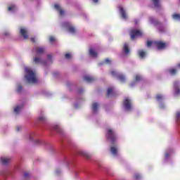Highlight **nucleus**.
Segmentation results:
<instances>
[{
    "label": "nucleus",
    "mask_w": 180,
    "mask_h": 180,
    "mask_svg": "<svg viewBox=\"0 0 180 180\" xmlns=\"http://www.w3.org/2000/svg\"><path fill=\"white\" fill-rule=\"evenodd\" d=\"M25 79L27 82L31 84H36L37 82V79H36V75L33 72V70L30 68H25Z\"/></svg>",
    "instance_id": "1"
},
{
    "label": "nucleus",
    "mask_w": 180,
    "mask_h": 180,
    "mask_svg": "<svg viewBox=\"0 0 180 180\" xmlns=\"http://www.w3.org/2000/svg\"><path fill=\"white\" fill-rule=\"evenodd\" d=\"M105 137L107 140H109V141H110L112 144H115V143H116V141L117 140L116 133L112 129H107Z\"/></svg>",
    "instance_id": "2"
},
{
    "label": "nucleus",
    "mask_w": 180,
    "mask_h": 180,
    "mask_svg": "<svg viewBox=\"0 0 180 180\" xmlns=\"http://www.w3.org/2000/svg\"><path fill=\"white\" fill-rule=\"evenodd\" d=\"M122 105L128 112H130L133 109V103L131 102V100L129 98V97H127L124 99Z\"/></svg>",
    "instance_id": "3"
},
{
    "label": "nucleus",
    "mask_w": 180,
    "mask_h": 180,
    "mask_svg": "<svg viewBox=\"0 0 180 180\" xmlns=\"http://www.w3.org/2000/svg\"><path fill=\"white\" fill-rule=\"evenodd\" d=\"M129 36L131 37V40H134L136 37H141V36H143V32L140 30L132 29L129 32Z\"/></svg>",
    "instance_id": "4"
},
{
    "label": "nucleus",
    "mask_w": 180,
    "mask_h": 180,
    "mask_svg": "<svg viewBox=\"0 0 180 180\" xmlns=\"http://www.w3.org/2000/svg\"><path fill=\"white\" fill-rule=\"evenodd\" d=\"M110 75H112V77H117L120 82H126V76H124V75L117 74V72H116V71L115 70H111Z\"/></svg>",
    "instance_id": "5"
},
{
    "label": "nucleus",
    "mask_w": 180,
    "mask_h": 180,
    "mask_svg": "<svg viewBox=\"0 0 180 180\" xmlns=\"http://www.w3.org/2000/svg\"><path fill=\"white\" fill-rule=\"evenodd\" d=\"M154 44L158 50H164L167 47V44L161 41H156L154 42Z\"/></svg>",
    "instance_id": "6"
},
{
    "label": "nucleus",
    "mask_w": 180,
    "mask_h": 180,
    "mask_svg": "<svg viewBox=\"0 0 180 180\" xmlns=\"http://www.w3.org/2000/svg\"><path fill=\"white\" fill-rule=\"evenodd\" d=\"M37 56H41L44 53H46V48L43 46H38L33 49Z\"/></svg>",
    "instance_id": "7"
},
{
    "label": "nucleus",
    "mask_w": 180,
    "mask_h": 180,
    "mask_svg": "<svg viewBox=\"0 0 180 180\" xmlns=\"http://www.w3.org/2000/svg\"><path fill=\"white\" fill-rule=\"evenodd\" d=\"M174 89L175 95H180V88L179 82H174Z\"/></svg>",
    "instance_id": "8"
},
{
    "label": "nucleus",
    "mask_w": 180,
    "mask_h": 180,
    "mask_svg": "<svg viewBox=\"0 0 180 180\" xmlns=\"http://www.w3.org/2000/svg\"><path fill=\"white\" fill-rule=\"evenodd\" d=\"M20 34L22 37L26 40L29 39V37L27 36V30L25 28H20Z\"/></svg>",
    "instance_id": "9"
},
{
    "label": "nucleus",
    "mask_w": 180,
    "mask_h": 180,
    "mask_svg": "<svg viewBox=\"0 0 180 180\" xmlns=\"http://www.w3.org/2000/svg\"><path fill=\"white\" fill-rule=\"evenodd\" d=\"M153 4L155 8L158 9H161V0H150Z\"/></svg>",
    "instance_id": "10"
},
{
    "label": "nucleus",
    "mask_w": 180,
    "mask_h": 180,
    "mask_svg": "<svg viewBox=\"0 0 180 180\" xmlns=\"http://www.w3.org/2000/svg\"><path fill=\"white\" fill-rule=\"evenodd\" d=\"M120 12L121 13V16L122 19H127V14L126 13V11H124V8L123 7L120 6L119 7Z\"/></svg>",
    "instance_id": "11"
},
{
    "label": "nucleus",
    "mask_w": 180,
    "mask_h": 180,
    "mask_svg": "<svg viewBox=\"0 0 180 180\" xmlns=\"http://www.w3.org/2000/svg\"><path fill=\"white\" fill-rule=\"evenodd\" d=\"M34 63L35 64H46V62L39 57L34 58Z\"/></svg>",
    "instance_id": "12"
},
{
    "label": "nucleus",
    "mask_w": 180,
    "mask_h": 180,
    "mask_svg": "<svg viewBox=\"0 0 180 180\" xmlns=\"http://www.w3.org/2000/svg\"><path fill=\"white\" fill-rule=\"evenodd\" d=\"M0 160L3 165H7V164H9V162H11V159L8 158H1Z\"/></svg>",
    "instance_id": "13"
},
{
    "label": "nucleus",
    "mask_w": 180,
    "mask_h": 180,
    "mask_svg": "<svg viewBox=\"0 0 180 180\" xmlns=\"http://www.w3.org/2000/svg\"><path fill=\"white\" fill-rule=\"evenodd\" d=\"M54 8H55V9H56V11H58L59 12V14L60 16H63V15H64V10H63V9H61V8H60V5L55 4Z\"/></svg>",
    "instance_id": "14"
},
{
    "label": "nucleus",
    "mask_w": 180,
    "mask_h": 180,
    "mask_svg": "<svg viewBox=\"0 0 180 180\" xmlns=\"http://www.w3.org/2000/svg\"><path fill=\"white\" fill-rule=\"evenodd\" d=\"M84 81L86 82H94L95 81V78L91 76L86 75L84 77Z\"/></svg>",
    "instance_id": "15"
},
{
    "label": "nucleus",
    "mask_w": 180,
    "mask_h": 180,
    "mask_svg": "<svg viewBox=\"0 0 180 180\" xmlns=\"http://www.w3.org/2000/svg\"><path fill=\"white\" fill-rule=\"evenodd\" d=\"M99 105L97 103H94L91 106L93 113H96L98 112V108Z\"/></svg>",
    "instance_id": "16"
},
{
    "label": "nucleus",
    "mask_w": 180,
    "mask_h": 180,
    "mask_svg": "<svg viewBox=\"0 0 180 180\" xmlns=\"http://www.w3.org/2000/svg\"><path fill=\"white\" fill-rule=\"evenodd\" d=\"M168 72L170 74V75H176V74H178V69H176V68H170L168 70Z\"/></svg>",
    "instance_id": "17"
},
{
    "label": "nucleus",
    "mask_w": 180,
    "mask_h": 180,
    "mask_svg": "<svg viewBox=\"0 0 180 180\" xmlns=\"http://www.w3.org/2000/svg\"><path fill=\"white\" fill-rule=\"evenodd\" d=\"M89 53L91 57H98V53H96V51H95V50L92 48L89 49Z\"/></svg>",
    "instance_id": "18"
},
{
    "label": "nucleus",
    "mask_w": 180,
    "mask_h": 180,
    "mask_svg": "<svg viewBox=\"0 0 180 180\" xmlns=\"http://www.w3.org/2000/svg\"><path fill=\"white\" fill-rule=\"evenodd\" d=\"M123 51L125 53V54H129L130 53V49H129V45L125 43L123 46Z\"/></svg>",
    "instance_id": "19"
},
{
    "label": "nucleus",
    "mask_w": 180,
    "mask_h": 180,
    "mask_svg": "<svg viewBox=\"0 0 180 180\" xmlns=\"http://www.w3.org/2000/svg\"><path fill=\"white\" fill-rule=\"evenodd\" d=\"M139 56L140 58H144L146 57V51L140 50L138 51Z\"/></svg>",
    "instance_id": "20"
},
{
    "label": "nucleus",
    "mask_w": 180,
    "mask_h": 180,
    "mask_svg": "<svg viewBox=\"0 0 180 180\" xmlns=\"http://www.w3.org/2000/svg\"><path fill=\"white\" fill-rule=\"evenodd\" d=\"M110 151L113 155H117V148L115 146H112L110 148Z\"/></svg>",
    "instance_id": "21"
},
{
    "label": "nucleus",
    "mask_w": 180,
    "mask_h": 180,
    "mask_svg": "<svg viewBox=\"0 0 180 180\" xmlns=\"http://www.w3.org/2000/svg\"><path fill=\"white\" fill-rule=\"evenodd\" d=\"M113 94V87H109L107 91V96H110Z\"/></svg>",
    "instance_id": "22"
},
{
    "label": "nucleus",
    "mask_w": 180,
    "mask_h": 180,
    "mask_svg": "<svg viewBox=\"0 0 180 180\" xmlns=\"http://www.w3.org/2000/svg\"><path fill=\"white\" fill-rule=\"evenodd\" d=\"M68 29V32H70V33L74 34L76 32L75 27H74L72 26H69Z\"/></svg>",
    "instance_id": "23"
},
{
    "label": "nucleus",
    "mask_w": 180,
    "mask_h": 180,
    "mask_svg": "<svg viewBox=\"0 0 180 180\" xmlns=\"http://www.w3.org/2000/svg\"><path fill=\"white\" fill-rule=\"evenodd\" d=\"M176 122L179 124H180V112H177L176 113Z\"/></svg>",
    "instance_id": "24"
},
{
    "label": "nucleus",
    "mask_w": 180,
    "mask_h": 180,
    "mask_svg": "<svg viewBox=\"0 0 180 180\" xmlns=\"http://www.w3.org/2000/svg\"><path fill=\"white\" fill-rule=\"evenodd\" d=\"M22 109V107L21 106H16L15 108H14V112L15 113H19L20 112V110Z\"/></svg>",
    "instance_id": "25"
},
{
    "label": "nucleus",
    "mask_w": 180,
    "mask_h": 180,
    "mask_svg": "<svg viewBox=\"0 0 180 180\" xmlns=\"http://www.w3.org/2000/svg\"><path fill=\"white\" fill-rule=\"evenodd\" d=\"M173 19H174L175 20H180V15L178 13L174 14Z\"/></svg>",
    "instance_id": "26"
},
{
    "label": "nucleus",
    "mask_w": 180,
    "mask_h": 180,
    "mask_svg": "<svg viewBox=\"0 0 180 180\" xmlns=\"http://www.w3.org/2000/svg\"><path fill=\"white\" fill-rule=\"evenodd\" d=\"M150 22H152V23H154L155 25V26L157 25H161V23L158 21H155L154 18H150Z\"/></svg>",
    "instance_id": "27"
},
{
    "label": "nucleus",
    "mask_w": 180,
    "mask_h": 180,
    "mask_svg": "<svg viewBox=\"0 0 180 180\" xmlns=\"http://www.w3.org/2000/svg\"><path fill=\"white\" fill-rule=\"evenodd\" d=\"M156 99L157 101H162V99H164V97L162 96V95L161 94H158L156 96Z\"/></svg>",
    "instance_id": "28"
},
{
    "label": "nucleus",
    "mask_w": 180,
    "mask_h": 180,
    "mask_svg": "<svg viewBox=\"0 0 180 180\" xmlns=\"http://www.w3.org/2000/svg\"><path fill=\"white\" fill-rule=\"evenodd\" d=\"M142 78L140 76V75H136L135 76V81L139 82V81H141Z\"/></svg>",
    "instance_id": "29"
},
{
    "label": "nucleus",
    "mask_w": 180,
    "mask_h": 180,
    "mask_svg": "<svg viewBox=\"0 0 180 180\" xmlns=\"http://www.w3.org/2000/svg\"><path fill=\"white\" fill-rule=\"evenodd\" d=\"M49 41L50 43H54V41H56V38L53 36L49 37Z\"/></svg>",
    "instance_id": "30"
},
{
    "label": "nucleus",
    "mask_w": 180,
    "mask_h": 180,
    "mask_svg": "<svg viewBox=\"0 0 180 180\" xmlns=\"http://www.w3.org/2000/svg\"><path fill=\"white\" fill-rule=\"evenodd\" d=\"M82 155H84V157H86V158H88L89 160V158H91V155H89L88 153L83 152L82 153Z\"/></svg>",
    "instance_id": "31"
},
{
    "label": "nucleus",
    "mask_w": 180,
    "mask_h": 180,
    "mask_svg": "<svg viewBox=\"0 0 180 180\" xmlns=\"http://www.w3.org/2000/svg\"><path fill=\"white\" fill-rule=\"evenodd\" d=\"M134 179L139 180L140 179V178H141V176H140V174H135L134 176Z\"/></svg>",
    "instance_id": "32"
},
{
    "label": "nucleus",
    "mask_w": 180,
    "mask_h": 180,
    "mask_svg": "<svg viewBox=\"0 0 180 180\" xmlns=\"http://www.w3.org/2000/svg\"><path fill=\"white\" fill-rule=\"evenodd\" d=\"M39 122H46V117L44 116H41L39 117Z\"/></svg>",
    "instance_id": "33"
},
{
    "label": "nucleus",
    "mask_w": 180,
    "mask_h": 180,
    "mask_svg": "<svg viewBox=\"0 0 180 180\" xmlns=\"http://www.w3.org/2000/svg\"><path fill=\"white\" fill-rule=\"evenodd\" d=\"M104 63H105V64H112V60L109 58H106L105 59Z\"/></svg>",
    "instance_id": "34"
},
{
    "label": "nucleus",
    "mask_w": 180,
    "mask_h": 180,
    "mask_svg": "<svg viewBox=\"0 0 180 180\" xmlns=\"http://www.w3.org/2000/svg\"><path fill=\"white\" fill-rule=\"evenodd\" d=\"M15 8H16V6H15V5H12L8 8V11H13V9H15Z\"/></svg>",
    "instance_id": "35"
},
{
    "label": "nucleus",
    "mask_w": 180,
    "mask_h": 180,
    "mask_svg": "<svg viewBox=\"0 0 180 180\" xmlns=\"http://www.w3.org/2000/svg\"><path fill=\"white\" fill-rule=\"evenodd\" d=\"M147 47H151L153 46V41H148L146 44Z\"/></svg>",
    "instance_id": "36"
},
{
    "label": "nucleus",
    "mask_w": 180,
    "mask_h": 180,
    "mask_svg": "<svg viewBox=\"0 0 180 180\" xmlns=\"http://www.w3.org/2000/svg\"><path fill=\"white\" fill-rule=\"evenodd\" d=\"M65 58L67 59V60H70V58H71V54L70 53H66L65 55Z\"/></svg>",
    "instance_id": "37"
},
{
    "label": "nucleus",
    "mask_w": 180,
    "mask_h": 180,
    "mask_svg": "<svg viewBox=\"0 0 180 180\" xmlns=\"http://www.w3.org/2000/svg\"><path fill=\"white\" fill-rule=\"evenodd\" d=\"M22 89H23V88L19 85L17 88V92H22Z\"/></svg>",
    "instance_id": "38"
},
{
    "label": "nucleus",
    "mask_w": 180,
    "mask_h": 180,
    "mask_svg": "<svg viewBox=\"0 0 180 180\" xmlns=\"http://www.w3.org/2000/svg\"><path fill=\"white\" fill-rule=\"evenodd\" d=\"M29 173L28 172H25V174H24V176H25V178H29Z\"/></svg>",
    "instance_id": "39"
},
{
    "label": "nucleus",
    "mask_w": 180,
    "mask_h": 180,
    "mask_svg": "<svg viewBox=\"0 0 180 180\" xmlns=\"http://www.w3.org/2000/svg\"><path fill=\"white\" fill-rule=\"evenodd\" d=\"M31 41L32 43H36V38H34V37L31 38Z\"/></svg>",
    "instance_id": "40"
},
{
    "label": "nucleus",
    "mask_w": 180,
    "mask_h": 180,
    "mask_svg": "<svg viewBox=\"0 0 180 180\" xmlns=\"http://www.w3.org/2000/svg\"><path fill=\"white\" fill-rule=\"evenodd\" d=\"M47 58H48V60H51V58H52L51 55H48Z\"/></svg>",
    "instance_id": "41"
},
{
    "label": "nucleus",
    "mask_w": 180,
    "mask_h": 180,
    "mask_svg": "<svg viewBox=\"0 0 180 180\" xmlns=\"http://www.w3.org/2000/svg\"><path fill=\"white\" fill-rule=\"evenodd\" d=\"M20 129H21L20 127H16L17 131H20Z\"/></svg>",
    "instance_id": "42"
},
{
    "label": "nucleus",
    "mask_w": 180,
    "mask_h": 180,
    "mask_svg": "<svg viewBox=\"0 0 180 180\" xmlns=\"http://www.w3.org/2000/svg\"><path fill=\"white\" fill-rule=\"evenodd\" d=\"M41 141H35V144H41Z\"/></svg>",
    "instance_id": "43"
},
{
    "label": "nucleus",
    "mask_w": 180,
    "mask_h": 180,
    "mask_svg": "<svg viewBox=\"0 0 180 180\" xmlns=\"http://www.w3.org/2000/svg\"><path fill=\"white\" fill-rule=\"evenodd\" d=\"M159 32H160V33H164L165 30L159 28Z\"/></svg>",
    "instance_id": "44"
},
{
    "label": "nucleus",
    "mask_w": 180,
    "mask_h": 180,
    "mask_svg": "<svg viewBox=\"0 0 180 180\" xmlns=\"http://www.w3.org/2000/svg\"><path fill=\"white\" fill-rule=\"evenodd\" d=\"M93 2L94 4H98V2H99V0H93Z\"/></svg>",
    "instance_id": "45"
},
{
    "label": "nucleus",
    "mask_w": 180,
    "mask_h": 180,
    "mask_svg": "<svg viewBox=\"0 0 180 180\" xmlns=\"http://www.w3.org/2000/svg\"><path fill=\"white\" fill-rule=\"evenodd\" d=\"M4 36H9V32H5Z\"/></svg>",
    "instance_id": "46"
},
{
    "label": "nucleus",
    "mask_w": 180,
    "mask_h": 180,
    "mask_svg": "<svg viewBox=\"0 0 180 180\" xmlns=\"http://www.w3.org/2000/svg\"><path fill=\"white\" fill-rule=\"evenodd\" d=\"M176 67L177 68L180 69V63L177 64Z\"/></svg>",
    "instance_id": "47"
},
{
    "label": "nucleus",
    "mask_w": 180,
    "mask_h": 180,
    "mask_svg": "<svg viewBox=\"0 0 180 180\" xmlns=\"http://www.w3.org/2000/svg\"><path fill=\"white\" fill-rule=\"evenodd\" d=\"M56 174H60V170H56Z\"/></svg>",
    "instance_id": "48"
},
{
    "label": "nucleus",
    "mask_w": 180,
    "mask_h": 180,
    "mask_svg": "<svg viewBox=\"0 0 180 180\" xmlns=\"http://www.w3.org/2000/svg\"><path fill=\"white\" fill-rule=\"evenodd\" d=\"M134 22L136 24H137V20H135Z\"/></svg>",
    "instance_id": "49"
},
{
    "label": "nucleus",
    "mask_w": 180,
    "mask_h": 180,
    "mask_svg": "<svg viewBox=\"0 0 180 180\" xmlns=\"http://www.w3.org/2000/svg\"><path fill=\"white\" fill-rule=\"evenodd\" d=\"M168 155H169L168 153H166V157H168Z\"/></svg>",
    "instance_id": "50"
},
{
    "label": "nucleus",
    "mask_w": 180,
    "mask_h": 180,
    "mask_svg": "<svg viewBox=\"0 0 180 180\" xmlns=\"http://www.w3.org/2000/svg\"><path fill=\"white\" fill-rule=\"evenodd\" d=\"M131 86H133V85H134V84H131Z\"/></svg>",
    "instance_id": "51"
}]
</instances>
